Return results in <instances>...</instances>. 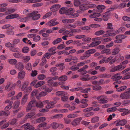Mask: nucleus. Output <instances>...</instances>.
<instances>
[{"label": "nucleus", "instance_id": "a19ab883", "mask_svg": "<svg viewBox=\"0 0 130 130\" xmlns=\"http://www.w3.org/2000/svg\"><path fill=\"white\" fill-rule=\"evenodd\" d=\"M92 14H91V15H90V17H91V18H94V20L95 21L100 22V21H101L102 20V19L101 18H98V17H96H96H93V16L92 15Z\"/></svg>", "mask_w": 130, "mask_h": 130}, {"label": "nucleus", "instance_id": "412c9836", "mask_svg": "<svg viewBox=\"0 0 130 130\" xmlns=\"http://www.w3.org/2000/svg\"><path fill=\"white\" fill-rule=\"evenodd\" d=\"M67 76L66 75H63L60 77L58 78V80L61 81V83H63L67 80Z\"/></svg>", "mask_w": 130, "mask_h": 130}, {"label": "nucleus", "instance_id": "9d476101", "mask_svg": "<svg viewBox=\"0 0 130 130\" xmlns=\"http://www.w3.org/2000/svg\"><path fill=\"white\" fill-rule=\"evenodd\" d=\"M82 119V118L81 117L76 118L71 122V124L74 126L78 125L80 124Z\"/></svg>", "mask_w": 130, "mask_h": 130}, {"label": "nucleus", "instance_id": "09e8293b", "mask_svg": "<svg viewBox=\"0 0 130 130\" xmlns=\"http://www.w3.org/2000/svg\"><path fill=\"white\" fill-rule=\"evenodd\" d=\"M126 5V4L125 3H122L120 4L118 7V8L119 9H122L125 7Z\"/></svg>", "mask_w": 130, "mask_h": 130}, {"label": "nucleus", "instance_id": "f257e3e1", "mask_svg": "<svg viewBox=\"0 0 130 130\" xmlns=\"http://www.w3.org/2000/svg\"><path fill=\"white\" fill-rule=\"evenodd\" d=\"M105 8V7L103 5H98L96 8L93 9V14H92V15L93 16V17L100 16L101 15L100 13H100L102 12Z\"/></svg>", "mask_w": 130, "mask_h": 130}, {"label": "nucleus", "instance_id": "423d86ee", "mask_svg": "<svg viewBox=\"0 0 130 130\" xmlns=\"http://www.w3.org/2000/svg\"><path fill=\"white\" fill-rule=\"evenodd\" d=\"M124 68V66L120 64V65L116 66L114 68L110 69V71L111 72H113L116 71H119L123 69Z\"/></svg>", "mask_w": 130, "mask_h": 130}, {"label": "nucleus", "instance_id": "a878e982", "mask_svg": "<svg viewBox=\"0 0 130 130\" xmlns=\"http://www.w3.org/2000/svg\"><path fill=\"white\" fill-rule=\"evenodd\" d=\"M46 118L44 117H41L36 119V121L37 123H40L45 121Z\"/></svg>", "mask_w": 130, "mask_h": 130}, {"label": "nucleus", "instance_id": "5fc2aeb1", "mask_svg": "<svg viewBox=\"0 0 130 130\" xmlns=\"http://www.w3.org/2000/svg\"><path fill=\"white\" fill-rule=\"evenodd\" d=\"M107 29H113V27L112 26V25L111 23H108L107 24Z\"/></svg>", "mask_w": 130, "mask_h": 130}, {"label": "nucleus", "instance_id": "f03ea898", "mask_svg": "<svg viewBox=\"0 0 130 130\" xmlns=\"http://www.w3.org/2000/svg\"><path fill=\"white\" fill-rule=\"evenodd\" d=\"M58 100L57 98H55L53 99V101H52L49 102L48 100H46L43 101V103L45 104V106L46 108L50 109L53 108L54 105L57 102V100Z\"/></svg>", "mask_w": 130, "mask_h": 130}, {"label": "nucleus", "instance_id": "37998d69", "mask_svg": "<svg viewBox=\"0 0 130 130\" xmlns=\"http://www.w3.org/2000/svg\"><path fill=\"white\" fill-rule=\"evenodd\" d=\"M8 61L10 64H15L17 62V60L15 59H9Z\"/></svg>", "mask_w": 130, "mask_h": 130}, {"label": "nucleus", "instance_id": "473e14b6", "mask_svg": "<svg viewBox=\"0 0 130 130\" xmlns=\"http://www.w3.org/2000/svg\"><path fill=\"white\" fill-rule=\"evenodd\" d=\"M28 84V82H25L22 85L21 90L22 91H24L26 90Z\"/></svg>", "mask_w": 130, "mask_h": 130}, {"label": "nucleus", "instance_id": "c85d7f7f", "mask_svg": "<svg viewBox=\"0 0 130 130\" xmlns=\"http://www.w3.org/2000/svg\"><path fill=\"white\" fill-rule=\"evenodd\" d=\"M45 84V82L43 81H41L38 82L35 85V87L36 88L41 86Z\"/></svg>", "mask_w": 130, "mask_h": 130}, {"label": "nucleus", "instance_id": "b1692460", "mask_svg": "<svg viewBox=\"0 0 130 130\" xmlns=\"http://www.w3.org/2000/svg\"><path fill=\"white\" fill-rule=\"evenodd\" d=\"M48 85L50 86H52L53 83V81L51 78V77H50L47 79Z\"/></svg>", "mask_w": 130, "mask_h": 130}, {"label": "nucleus", "instance_id": "2f4dec72", "mask_svg": "<svg viewBox=\"0 0 130 130\" xmlns=\"http://www.w3.org/2000/svg\"><path fill=\"white\" fill-rule=\"evenodd\" d=\"M105 33V31L103 30H98L95 33V35L96 36H99Z\"/></svg>", "mask_w": 130, "mask_h": 130}, {"label": "nucleus", "instance_id": "e433bc0d", "mask_svg": "<svg viewBox=\"0 0 130 130\" xmlns=\"http://www.w3.org/2000/svg\"><path fill=\"white\" fill-rule=\"evenodd\" d=\"M93 90H100L101 89V87L99 85L95 86H92Z\"/></svg>", "mask_w": 130, "mask_h": 130}, {"label": "nucleus", "instance_id": "4c0bfd02", "mask_svg": "<svg viewBox=\"0 0 130 130\" xmlns=\"http://www.w3.org/2000/svg\"><path fill=\"white\" fill-rule=\"evenodd\" d=\"M130 73L129 72L126 73L124 75V76L122 78V79L123 80H125L129 79L130 78Z\"/></svg>", "mask_w": 130, "mask_h": 130}, {"label": "nucleus", "instance_id": "5701e85b", "mask_svg": "<svg viewBox=\"0 0 130 130\" xmlns=\"http://www.w3.org/2000/svg\"><path fill=\"white\" fill-rule=\"evenodd\" d=\"M112 78L114 79L118 80L122 78V76L120 75V74L117 73L114 75Z\"/></svg>", "mask_w": 130, "mask_h": 130}, {"label": "nucleus", "instance_id": "c03bdc74", "mask_svg": "<svg viewBox=\"0 0 130 130\" xmlns=\"http://www.w3.org/2000/svg\"><path fill=\"white\" fill-rule=\"evenodd\" d=\"M82 69V68H80V69H79L78 70V72H80V74L82 75H84L86 74L87 73V71L84 70H81L80 69Z\"/></svg>", "mask_w": 130, "mask_h": 130}, {"label": "nucleus", "instance_id": "9b49d317", "mask_svg": "<svg viewBox=\"0 0 130 130\" xmlns=\"http://www.w3.org/2000/svg\"><path fill=\"white\" fill-rule=\"evenodd\" d=\"M116 60V58L113 59L112 57L110 56L109 57L105 60V63H108L110 64H112L115 63Z\"/></svg>", "mask_w": 130, "mask_h": 130}, {"label": "nucleus", "instance_id": "3c124183", "mask_svg": "<svg viewBox=\"0 0 130 130\" xmlns=\"http://www.w3.org/2000/svg\"><path fill=\"white\" fill-rule=\"evenodd\" d=\"M50 54L49 53H45V54L42 57V59H44L45 58H47V59H49L50 57L51 56Z\"/></svg>", "mask_w": 130, "mask_h": 130}, {"label": "nucleus", "instance_id": "20e7f679", "mask_svg": "<svg viewBox=\"0 0 130 130\" xmlns=\"http://www.w3.org/2000/svg\"><path fill=\"white\" fill-rule=\"evenodd\" d=\"M37 11H33L32 13L28 14V17H32V20H38L40 17V14H37Z\"/></svg>", "mask_w": 130, "mask_h": 130}, {"label": "nucleus", "instance_id": "58836bf2", "mask_svg": "<svg viewBox=\"0 0 130 130\" xmlns=\"http://www.w3.org/2000/svg\"><path fill=\"white\" fill-rule=\"evenodd\" d=\"M95 52V50L94 49H92L86 51L85 52L86 54H92Z\"/></svg>", "mask_w": 130, "mask_h": 130}, {"label": "nucleus", "instance_id": "e2e57ef3", "mask_svg": "<svg viewBox=\"0 0 130 130\" xmlns=\"http://www.w3.org/2000/svg\"><path fill=\"white\" fill-rule=\"evenodd\" d=\"M122 19L124 21H130V17L126 16H124L122 17Z\"/></svg>", "mask_w": 130, "mask_h": 130}, {"label": "nucleus", "instance_id": "4be33fe9", "mask_svg": "<svg viewBox=\"0 0 130 130\" xmlns=\"http://www.w3.org/2000/svg\"><path fill=\"white\" fill-rule=\"evenodd\" d=\"M62 40L61 38H58L54 40L52 42V44L54 45H55L59 43Z\"/></svg>", "mask_w": 130, "mask_h": 130}, {"label": "nucleus", "instance_id": "7c9ffc66", "mask_svg": "<svg viewBox=\"0 0 130 130\" xmlns=\"http://www.w3.org/2000/svg\"><path fill=\"white\" fill-rule=\"evenodd\" d=\"M126 87L125 86H121L118 88H116V91L118 92H121L123 91L126 89Z\"/></svg>", "mask_w": 130, "mask_h": 130}, {"label": "nucleus", "instance_id": "680f3d73", "mask_svg": "<svg viewBox=\"0 0 130 130\" xmlns=\"http://www.w3.org/2000/svg\"><path fill=\"white\" fill-rule=\"evenodd\" d=\"M62 116V114H56L53 117V118L57 119L61 118Z\"/></svg>", "mask_w": 130, "mask_h": 130}, {"label": "nucleus", "instance_id": "cd10ccee", "mask_svg": "<svg viewBox=\"0 0 130 130\" xmlns=\"http://www.w3.org/2000/svg\"><path fill=\"white\" fill-rule=\"evenodd\" d=\"M36 106L37 107L39 108H41L43 107L44 105H45V104L43 103V102H41L40 101H39L36 102Z\"/></svg>", "mask_w": 130, "mask_h": 130}, {"label": "nucleus", "instance_id": "4d7b16f0", "mask_svg": "<svg viewBox=\"0 0 130 130\" xmlns=\"http://www.w3.org/2000/svg\"><path fill=\"white\" fill-rule=\"evenodd\" d=\"M115 33H110L109 34H107L103 35L104 37H107L109 36H113L115 35Z\"/></svg>", "mask_w": 130, "mask_h": 130}, {"label": "nucleus", "instance_id": "bf43d9fd", "mask_svg": "<svg viewBox=\"0 0 130 130\" xmlns=\"http://www.w3.org/2000/svg\"><path fill=\"white\" fill-rule=\"evenodd\" d=\"M82 89V87H78L77 88H72L71 89V90L72 91L74 92L78 91L79 90H80Z\"/></svg>", "mask_w": 130, "mask_h": 130}, {"label": "nucleus", "instance_id": "338daca9", "mask_svg": "<svg viewBox=\"0 0 130 130\" xmlns=\"http://www.w3.org/2000/svg\"><path fill=\"white\" fill-rule=\"evenodd\" d=\"M19 102H15L13 104V109H16L19 106Z\"/></svg>", "mask_w": 130, "mask_h": 130}, {"label": "nucleus", "instance_id": "f8f14e48", "mask_svg": "<svg viewBox=\"0 0 130 130\" xmlns=\"http://www.w3.org/2000/svg\"><path fill=\"white\" fill-rule=\"evenodd\" d=\"M6 10H8V12L10 13H12L14 12L15 10V9L14 8H8L6 7H5V8H0V12H4Z\"/></svg>", "mask_w": 130, "mask_h": 130}, {"label": "nucleus", "instance_id": "6e6552de", "mask_svg": "<svg viewBox=\"0 0 130 130\" xmlns=\"http://www.w3.org/2000/svg\"><path fill=\"white\" fill-rule=\"evenodd\" d=\"M36 101L32 100L30 101L28 105L27 106L26 110L27 111H28L31 109L32 107H35L36 106Z\"/></svg>", "mask_w": 130, "mask_h": 130}, {"label": "nucleus", "instance_id": "c9c22d12", "mask_svg": "<svg viewBox=\"0 0 130 130\" xmlns=\"http://www.w3.org/2000/svg\"><path fill=\"white\" fill-rule=\"evenodd\" d=\"M25 68L27 70L30 71L32 69L31 63L29 62L27 63L26 65Z\"/></svg>", "mask_w": 130, "mask_h": 130}, {"label": "nucleus", "instance_id": "8fccbe9b", "mask_svg": "<svg viewBox=\"0 0 130 130\" xmlns=\"http://www.w3.org/2000/svg\"><path fill=\"white\" fill-rule=\"evenodd\" d=\"M46 77V76L44 74H40L38 76V78L40 80L43 79Z\"/></svg>", "mask_w": 130, "mask_h": 130}, {"label": "nucleus", "instance_id": "ea45409f", "mask_svg": "<svg viewBox=\"0 0 130 130\" xmlns=\"http://www.w3.org/2000/svg\"><path fill=\"white\" fill-rule=\"evenodd\" d=\"M64 64L63 63H59L55 65V66L56 67H60V69L61 70H62L65 68V67L64 66Z\"/></svg>", "mask_w": 130, "mask_h": 130}, {"label": "nucleus", "instance_id": "774afa93", "mask_svg": "<svg viewBox=\"0 0 130 130\" xmlns=\"http://www.w3.org/2000/svg\"><path fill=\"white\" fill-rule=\"evenodd\" d=\"M64 45L63 44H61L59 45L57 47V48L59 50L62 49L65 47Z\"/></svg>", "mask_w": 130, "mask_h": 130}, {"label": "nucleus", "instance_id": "6e6d98bb", "mask_svg": "<svg viewBox=\"0 0 130 130\" xmlns=\"http://www.w3.org/2000/svg\"><path fill=\"white\" fill-rule=\"evenodd\" d=\"M74 6L77 7L80 4V2L79 0H74Z\"/></svg>", "mask_w": 130, "mask_h": 130}, {"label": "nucleus", "instance_id": "bb28decb", "mask_svg": "<svg viewBox=\"0 0 130 130\" xmlns=\"http://www.w3.org/2000/svg\"><path fill=\"white\" fill-rule=\"evenodd\" d=\"M28 98V95L27 94H26L23 97L21 101V103L23 105L26 102Z\"/></svg>", "mask_w": 130, "mask_h": 130}, {"label": "nucleus", "instance_id": "de8ad7c7", "mask_svg": "<svg viewBox=\"0 0 130 130\" xmlns=\"http://www.w3.org/2000/svg\"><path fill=\"white\" fill-rule=\"evenodd\" d=\"M9 122L5 123L4 125L1 127V129H4L8 127L9 125Z\"/></svg>", "mask_w": 130, "mask_h": 130}, {"label": "nucleus", "instance_id": "a211bd4d", "mask_svg": "<svg viewBox=\"0 0 130 130\" xmlns=\"http://www.w3.org/2000/svg\"><path fill=\"white\" fill-rule=\"evenodd\" d=\"M22 127L25 130L31 129L32 128H34L33 126L29 123H27L24 124L22 126Z\"/></svg>", "mask_w": 130, "mask_h": 130}, {"label": "nucleus", "instance_id": "c756f323", "mask_svg": "<svg viewBox=\"0 0 130 130\" xmlns=\"http://www.w3.org/2000/svg\"><path fill=\"white\" fill-rule=\"evenodd\" d=\"M66 94V93L63 91H57L56 93V95L58 96L65 95Z\"/></svg>", "mask_w": 130, "mask_h": 130}, {"label": "nucleus", "instance_id": "0eeeda50", "mask_svg": "<svg viewBox=\"0 0 130 130\" xmlns=\"http://www.w3.org/2000/svg\"><path fill=\"white\" fill-rule=\"evenodd\" d=\"M16 86L15 84H12L11 83H8L5 87V90L7 91H9L10 90L14 89Z\"/></svg>", "mask_w": 130, "mask_h": 130}, {"label": "nucleus", "instance_id": "6ab92c4d", "mask_svg": "<svg viewBox=\"0 0 130 130\" xmlns=\"http://www.w3.org/2000/svg\"><path fill=\"white\" fill-rule=\"evenodd\" d=\"M25 73L23 71H20L18 73V78L21 79H23L25 76Z\"/></svg>", "mask_w": 130, "mask_h": 130}, {"label": "nucleus", "instance_id": "13d9d810", "mask_svg": "<svg viewBox=\"0 0 130 130\" xmlns=\"http://www.w3.org/2000/svg\"><path fill=\"white\" fill-rule=\"evenodd\" d=\"M40 37L39 35H37L35 37H34L33 39V40L35 42L38 41L40 40Z\"/></svg>", "mask_w": 130, "mask_h": 130}, {"label": "nucleus", "instance_id": "2eb2a0df", "mask_svg": "<svg viewBox=\"0 0 130 130\" xmlns=\"http://www.w3.org/2000/svg\"><path fill=\"white\" fill-rule=\"evenodd\" d=\"M110 14V12L109 11H107L103 14L102 15L103 20L105 21H107L109 18Z\"/></svg>", "mask_w": 130, "mask_h": 130}, {"label": "nucleus", "instance_id": "79ce46f5", "mask_svg": "<svg viewBox=\"0 0 130 130\" xmlns=\"http://www.w3.org/2000/svg\"><path fill=\"white\" fill-rule=\"evenodd\" d=\"M125 38V36L124 35H119L117 36L116 37V39H118L120 40H121L124 39Z\"/></svg>", "mask_w": 130, "mask_h": 130}, {"label": "nucleus", "instance_id": "ddd939ff", "mask_svg": "<svg viewBox=\"0 0 130 130\" xmlns=\"http://www.w3.org/2000/svg\"><path fill=\"white\" fill-rule=\"evenodd\" d=\"M120 97L122 99H130V93H127V92L122 93L120 94Z\"/></svg>", "mask_w": 130, "mask_h": 130}, {"label": "nucleus", "instance_id": "4468645a", "mask_svg": "<svg viewBox=\"0 0 130 130\" xmlns=\"http://www.w3.org/2000/svg\"><path fill=\"white\" fill-rule=\"evenodd\" d=\"M60 7V5L59 4H54L52 5L50 8L51 10L55 12L57 11Z\"/></svg>", "mask_w": 130, "mask_h": 130}, {"label": "nucleus", "instance_id": "7ed1b4c3", "mask_svg": "<svg viewBox=\"0 0 130 130\" xmlns=\"http://www.w3.org/2000/svg\"><path fill=\"white\" fill-rule=\"evenodd\" d=\"M101 38L100 37H97L93 38L92 40L93 41L91 43L90 46L93 47L100 44L101 42V41L99 40H101Z\"/></svg>", "mask_w": 130, "mask_h": 130}, {"label": "nucleus", "instance_id": "864d4df0", "mask_svg": "<svg viewBox=\"0 0 130 130\" xmlns=\"http://www.w3.org/2000/svg\"><path fill=\"white\" fill-rule=\"evenodd\" d=\"M52 14V12H49L44 15L43 17V19H45L46 18L50 16Z\"/></svg>", "mask_w": 130, "mask_h": 130}, {"label": "nucleus", "instance_id": "72a5a7b5", "mask_svg": "<svg viewBox=\"0 0 130 130\" xmlns=\"http://www.w3.org/2000/svg\"><path fill=\"white\" fill-rule=\"evenodd\" d=\"M120 51L119 49L118 48H116L113 49L112 53V54L114 55L118 53Z\"/></svg>", "mask_w": 130, "mask_h": 130}, {"label": "nucleus", "instance_id": "f3484780", "mask_svg": "<svg viewBox=\"0 0 130 130\" xmlns=\"http://www.w3.org/2000/svg\"><path fill=\"white\" fill-rule=\"evenodd\" d=\"M10 113L8 111L6 112L4 111H0V118H3L8 116Z\"/></svg>", "mask_w": 130, "mask_h": 130}, {"label": "nucleus", "instance_id": "69168bd1", "mask_svg": "<svg viewBox=\"0 0 130 130\" xmlns=\"http://www.w3.org/2000/svg\"><path fill=\"white\" fill-rule=\"evenodd\" d=\"M66 9L65 7H62L59 10V13L60 14H63Z\"/></svg>", "mask_w": 130, "mask_h": 130}, {"label": "nucleus", "instance_id": "1a4fd4ad", "mask_svg": "<svg viewBox=\"0 0 130 130\" xmlns=\"http://www.w3.org/2000/svg\"><path fill=\"white\" fill-rule=\"evenodd\" d=\"M116 123L115 125L117 126L118 125L124 126L127 123L126 120L125 119H123L121 120H118L116 122Z\"/></svg>", "mask_w": 130, "mask_h": 130}, {"label": "nucleus", "instance_id": "aec40b11", "mask_svg": "<svg viewBox=\"0 0 130 130\" xmlns=\"http://www.w3.org/2000/svg\"><path fill=\"white\" fill-rule=\"evenodd\" d=\"M75 12L74 9L72 8H70L66 10L65 14L66 15H71Z\"/></svg>", "mask_w": 130, "mask_h": 130}, {"label": "nucleus", "instance_id": "dca6fc26", "mask_svg": "<svg viewBox=\"0 0 130 130\" xmlns=\"http://www.w3.org/2000/svg\"><path fill=\"white\" fill-rule=\"evenodd\" d=\"M36 114V111L35 110H31L29 113H28L26 116L25 117L26 119L31 118Z\"/></svg>", "mask_w": 130, "mask_h": 130}, {"label": "nucleus", "instance_id": "a18cd8bd", "mask_svg": "<svg viewBox=\"0 0 130 130\" xmlns=\"http://www.w3.org/2000/svg\"><path fill=\"white\" fill-rule=\"evenodd\" d=\"M29 51V48L28 47H24L22 49V52L23 53H28Z\"/></svg>", "mask_w": 130, "mask_h": 130}, {"label": "nucleus", "instance_id": "393cba45", "mask_svg": "<svg viewBox=\"0 0 130 130\" xmlns=\"http://www.w3.org/2000/svg\"><path fill=\"white\" fill-rule=\"evenodd\" d=\"M16 67L19 70H21L23 69V66L22 63L19 62L16 65Z\"/></svg>", "mask_w": 130, "mask_h": 130}, {"label": "nucleus", "instance_id": "49530a36", "mask_svg": "<svg viewBox=\"0 0 130 130\" xmlns=\"http://www.w3.org/2000/svg\"><path fill=\"white\" fill-rule=\"evenodd\" d=\"M87 9V6L84 5H82L79 6V9L81 10L84 11L86 10Z\"/></svg>", "mask_w": 130, "mask_h": 130}, {"label": "nucleus", "instance_id": "052dcab7", "mask_svg": "<svg viewBox=\"0 0 130 130\" xmlns=\"http://www.w3.org/2000/svg\"><path fill=\"white\" fill-rule=\"evenodd\" d=\"M5 46L8 48H10L12 47L13 46H14V45L11 44L10 42H7L5 44Z\"/></svg>", "mask_w": 130, "mask_h": 130}, {"label": "nucleus", "instance_id": "39448f33", "mask_svg": "<svg viewBox=\"0 0 130 130\" xmlns=\"http://www.w3.org/2000/svg\"><path fill=\"white\" fill-rule=\"evenodd\" d=\"M106 98L105 96L102 95L98 96L97 99L99 103L104 104L107 103L108 102V101L106 100Z\"/></svg>", "mask_w": 130, "mask_h": 130}, {"label": "nucleus", "instance_id": "0e129e2a", "mask_svg": "<svg viewBox=\"0 0 130 130\" xmlns=\"http://www.w3.org/2000/svg\"><path fill=\"white\" fill-rule=\"evenodd\" d=\"M9 49L11 51L13 52H17L18 51V48L14 47V46H12L10 48H9Z\"/></svg>", "mask_w": 130, "mask_h": 130}, {"label": "nucleus", "instance_id": "f704fd0d", "mask_svg": "<svg viewBox=\"0 0 130 130\" xmlns=\"http://www.w3.org/2000/svg\"><path fill=\"white\" fill-rule=\"evenodd\" d=\"M42 0H27L26 2L28 3H35L41 2Z\"/></svg>", "mask_w": 130, "mask_h": 130}, {"label": "nucleus", "instance_id": "603ef678", "mask_svg": "<svg viewBox=\"0 0 130 130\" xmlns=\"http://www.w3.org/2000/svg\"><path fill=\"white\" fill-rule=\"evenodd\" d=\"M99 117H98L96 116L93 118L91 119V122L92 123H94L98 121L99 120Z\"/></svg>", "mask_w": 130, "mask_h": 130}]
</instances>
